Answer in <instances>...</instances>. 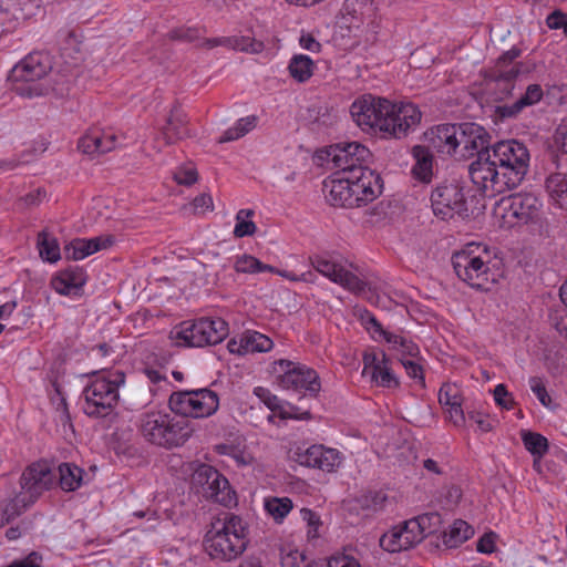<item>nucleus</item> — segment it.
Wrapping results in <instances>:
<instances>
[{"label":"nucleus","mask_w":567,"mask_h":567,"mask_svg":"<svg viewBox=\"0 0 567 567\" xmlns=\"http://www.w3.org/2000/svg\"><path fill=\"white\" fill-rule=\"evenodd\" d=\"M529 161V151L524 143L503 140L472 162L468 174L472 182L483 190L503 194L522 184L528 172Z\"/></svg>","instance_id":"f257e3e1"},{"label":"nucleus","mask_w":567,"mask_h":567,"mask_svg":"<svg viewBox=\"0 0 567 567\" xmlns=\"http://www.w3.org/2000/svg\"><path fill=\"white\" fill-rule=\"evenodd\" d=\"M350 113L362 131L380 132L384 137L394 138L405 137L422 118L421 111L413 103L394 104L370 94L355 100Z\"/></svg>","instance_id":"f03ea898"},{"label":"nucleus","mask_w":567,"mask_h":567,"mask_svg":"<svg viewBox=\"0 0 567 567\" xmlns=\"http://www.w3.org/2000/svg\"><path fill=\"white\" fill-rule=\"evenodd\" d=\"M248 525L240 516L225 514L212 524L204 537L205 551L213 559L230 561L239 557L248 544Z\"/></svg>","instance_id":"7ed1b4c3"},{"label":"nucleus","mask_w":567,"mask_h":567,"mask_svg":"<svg viewBox=\"0 0 567 567\" xmlns=\"http://www.w3.org/2000/svg\"><path fill=\"white\" fill-rule=\"evenodd\" d=\"M140 430L148 443L167 450L184 445L193 433V427L187 419L173 416L162 411L142 414Z\"/></svg>","instance_id":"20e7f679"},{"label":"nucleus","mask_w":567,"mask_h":567,"mask_svg":"<svg viewBox=\"0 0 567 567\" xmlns=\"http://www.w3.org/2000/svg\"><path fill=\"white\" fill-rule=\"evenodd\" d=\"M52 69L49 54L32 52L13 66L9 79L13 91L22 97H38L49 94L54 89L47 76Z\"/></svg>","instance_id":"39448f33"},{"label":"nucleus","mask_w":567,"mask_h":567,"mask_svg":"<svg viewBox=\"0 0 567 567\" xmlns=\"http://www.w3.org/2000/svg\"><path fill=\"white\" fill-rule=\"evenodd\" d=\"M489 254L486 246L470 244L466 249L454 254L453 268L460 279L480 290H489L496 282L489 269Z\"/></svg>","instance_id":"423d86ee"},{"label":"nucleus","mask_w":567,"mask_h":567,"mask_svg":"<svg viewBox=\"0 0 567 567\" xmlns=\"http://www.w3.org/2000/svg\"><path fill=\"white\" fill-rule=\"evenodd\" d=\"M125 382L123 372H115L113 379L100 378L92 381L83 390L84 413L90 417H106L110 415L118 401V388Z\"/></svg>","instance_id":"0eeeda50"},{"label":"nucleus","mask_w":567,"mask_h":567,"mask_svg":"<svg viewBox=\"0 0 567 567\" xmlns=\"http://www.w3.org/2000/svg\"><path fill=\"white\" fill-rule=\"evenodd\" d=\"M228 332V323L224 319L204 317L193 322H183L171 334L179 346L205 347L220 343Z\"/></svg>","instance_id":"6e6552de"},{"label":"nucleus","mask_w":567,"mask_h":567,"mask_svg":"<svg viewBox=\"0 0 567 567\" xmlns=\"http://www.w3.org/2000/svg\"><path fill=\"white\" fill-rule=\"evenodd\" d=\"M219 406L216 392L203 388L197 390L175 391L169 395L168 408L178 417L200 419L213 415Z\"/></svg>","instance_id":"1a4fd4ad"},{"label":"nucleus","mask_w":567,"mask_h":567,"mask_svg":"<svg viewBox=\"0 0 567 567\" xmlns=\"http://www.w3.org/2000/svg\"><path fill=\"white\" fill-rule=\"evenodd\" d=\"M275 371L280 372L278 384L287 391L300 394V398H316L321 390L318 373L301 363L280 359L274 362Z\"/></svg>","instance_id":"9d476101"},{"label":"nucleus","mask_w":567,"mask_h":567,"mask_svg":"<svg viewBox=\"0 0 567 567\" xmlns=\"http://www.w3.org/2000/svg\"><path fill=\"white\" fill-rule=\"evenodd\" d=\"M192 484L200 488L204 497L224 506L228 507L236 503V493L231 489L228 480L209 464L193 465Z\"/></svg>","instance_id":"9b49d317"},{"label":"nucleus","mask_w":567,"mask_h":567,"mask_svg":"<svg viewBox=\"0 0 567 567\" xmlns=\"http://www.w3.org/2000/svg\"><path fill=\"white\" fill-rule=\"evenodd\" d=\"M327 155L337 172L332 177H344L365 168L372 154L359 142H342L329 146Z\"/></svg>","instance_id":"f8f14e48"},{"label":"nucleus","mask_w":567,"mask_h":567,"mask_svg":"<svg viewBox=\"0 0 567 567\" xmlns=\"http://www.w3.org/2000/svg\"><path fill=\"white\" fill-rule=\"evenodd\" d=\"M56 474L45 461L33 462L21 474L20 493L32 505L56 485Z\"/></svg>","instance_id":"ddd939ff"},{"label":"nucleus","mask_w":567,"mask_h":567,"mask_svg":"<svg viewBox=\"0 0 567 567\" xmlns=\"http://www.w3.org/2000/svg\"><path fill=\"white\" fill-rule=\"evenodd\" d=\"M357 177V173L344 177H331L323 183L327 198L333 206L353 208L368 205L363 202V190Z\"/></svg>","instance_id":"4468645a"},{"label":"nucleus","mask_w":567,"mask_h":567,"mask_svg":"<svg viewBox=\"0 0 567 567\" xmlns=\"http://www.w3.org/2000/svg\"><path fill=\"white\" fill-rule=\"evenodd\" d=\"M432 209L435 216L442 219L468 216V208L463 188L457 184L437 186L431 195Z\"/></svg>","instance_id":"2eb2a0df"},{"label":"nucleus","mask_w":567,"mask_h":567,"mask_svg":"<svg viewBox=\"0 0 567 567\" xmlns=\"http://www.w3.org/2000/svg\"><path fill=\"white\" fill-rule=\"evenodd\" d=\"M458 128L456 159H467L474 155L478 158L482 153L491 150V136L481 125L466 122L458 124Z\"/></svg>","instance_id":"dca6fc26"},{"label":"nucleus","mask_w":567,"mask_h":567,"mask_svg":"<svg viewBox=\"0 0 567 567\" xmlns=\"http://www.w3.org/2000/svg\"><path fill=\"white\" fill-rule=\"evenodd\" d=\"M311 266L332 282L342 286L352 292H362L365 284L357 275L344 269L340 264L327 256L315 255L309 258Z\"/></svg>","instance_id":"f3484780"},{"label":"nucleus","mask_w":567,"mask_h":567,"mask_svg":"<svg viewBox=\"0 0 567 567\" xmlns=\"http://www.w3.org/2000/svg\"><path fill=\"white\" fill-rule=\"evenodd\" d=\"M297 456L299 464L328 473L336 471L342 462V457L337 450L323 445H312L305 452L298 453Z\"/></svg>","instance_id":"a211bd4d"},{"label":"nucleus","mask_w":567,"mask_h":567,"mask_svg":"<svg viewBox=\"0 0 567 567\" xmlns=\"http://www.w3.org/2000/svg\"><path fill=\"white\" fill-rule=\"evenodd\" d=\"M458 124H441L427 130L424 137L432 147L440 154L454 156L457 148Z\"/></svg>","instance_id":"6ab92c4d"},{"label":"nucleus","mask_w":567,"mask_h":567,"mask_svg":"<svg viewBox=\"0 0 567 567\" xmlns=\"http://www.w3.org/2000/svg\"><path fill=\"white\" fill-rule=\"evenodd\" d=\"M187 125V114L178 103H175L169 111L165 125L159 131L158 140H163L166 146L174 145L178 141L190 136Z\"/></svg>","instance_id":"aec40b11"},{"label":"nucleus","mask_w":567,"mask_h":567,"mask_svg":"<svg viewBox=\"0 0 567 567\" xmlns=\"http://www.w3.org/2000/svg\"><path fill=\"white\" fill-rule=\"evenodd\" d=\"M543 89L539 84H529L526 87L524 94H522L512 104L497 105L494 110L495 122H504L506 120L516 118L522 111L527 107L535 105L543 99Z\"/></svg>","instance_id":"412c9836"},{"label":"nucleus","mask_w":567,"mask_h":567,"mask_svg":"<svg viewBox=\"0 0 567 567\" xmlns=\"http://www.w3.org/2000/svg\"><path fill=\"white\" fill-rule=\"evenodd\" d=\"M85 282L84 269L79 266H69L52 278L51 286L60 295L81 296Z\"/></svg>","instance_id":"4be33fe9"},{"label":"nucleus","mask_w":567,"mask_h":567,"mask_svg":"<svg viewBox=\"0 0 567 567\" xmlns=\"http://www.w3.org/2000/svg\"><path fill=\"white\" fill-rule=\"evenodd\" d=\"M507 202V214L524 224L534 220L542 207L539 199L532 193L511 195Z\"/></svg>","instance_id":"5701e85b"},{"label":"nucleus","mask_w":567,"mask_h":567,"mask_svg":"<svg viewBox=\"0 0 567 567\" xmlns=\"http://www.w3.org/2000/svg\"><path fill=\"white\" fill-rule=\"evenodd\" d=\"M439 402L454 425L462 426L465 424V414L462 408L463 398L456 384L444 383L439 391Z\"/></svg>","instance_id":"b1692460"},{"label":"nucleus","mask_w":567,"mask_h":567,"mask_svg":"<svg viewBox=\"0 0 567 567\" xmlns=\"http://www.w3.org/2000/svg\"><path fill=\"white\" fill-rule=\"evenodd\" d=\"M117 146V136L112 132L99 128L90 130L79 141V150L87 155H101L113 151Z\"/></svg>","instance_id":"393cba45"},{"label":"nucleus","mask_w":567,"mask_h":567,"mask_svg":"<svg viewBox=\"0 0 567 567\" xmlns=\"http://www.w3.org/2000/svg\"><path fill=\"white\" fill-rule=\"evenodd\" d=\"M113 243L114 237L111 235L90 239L76 238L64 247V255L66 259L81 260L101 249L111 247Z\"/></svg>","instance_id":"a878e982"},{"label":"nucleus","mask_w":567,"mask_h":567,"mask_svg":"<svg viewBox=\"0 0 567 567\" xmlns=\"http://www.w3.org/2000/svg\"><path fill=\"white\" fill-rule=\"evenodd\" d=\"M254 394L265 403L274 412H278L281 419H296V420H309L311 413L309 410L300 412V409L289 404V410H285L277 395L272 394L270 390L264 386H256Z\"/></svg>","instance_id":"bb28decb"},{"label":"nucleus","mask_w":567,"mask_h":567,"mask_svg":"<svg viewBox=\"0 0 567 567\" xmlns=\"http://www.w3.org/2000/svg\"><path fill=\"white\" fill-rule=\"evenodd\" d=\"M520 73L517 64L509 66V69H495L491 73L494 83L496 100L503 101L513 94L515 89V80Z\"/></svg>","instance_id":"cd10ccee"},{"label":"nucleus","mask_w":567,"mask_h":567,"mask_svg":"<svg viewBox=\"0 0 567 567\" xmlns=\"http://www.w3.org/2000/svg\"><path fill=\"white\" fill-rule=\"evenodd\" d=\"M415 164L412 167V175L422 183H430L433 177V154L429 147L415 145L412 148Z\"/></svg>","instance_id":"c85d7f7f"},{"label":"nucleus","mask_w":567,"mask_h":567,"mask_svg":"<svg viewBox=\"0 0 567 567\" xmlns=\"http://www.w3.org/2000/svg\"><path fill=\"white\" fill-rule=\"evenodd\" d=\"M371 10L372 2L370 0H346L341 10L342 20L349 28L359 29Z\"/></svg>","instance_id":"c756f323"},{"label":"nucleus","mask_w":567,"mask_h":567,"mask_svg":"<svg viewBox=\"0 0 567 567\" xmlns=\"http://www.w3.org/2000/svg\"><path fill=\"white\" fill-rule=\"evenodd\" d=\"M31 506L32 504L20 492L13 497L0 501V528L10 524Z\"/></svg>","instance_id":"7c9ffc66"},{"label":"nucleus","mask_w":567,"mask_h":567,"mask_svg":"<svg viewBox=\"0 0 567 567\" xmlns=\"http://www.w3.org/2000/svg\"><path fill=\"white\" fill-rule=\"evenodd\" d=\"M357 177L363 190V202L371 203L382 194L383 179L378 172L365 167L357 173Z\"/></svg>","instance_id":"2f4dec72"},{"label":"nucleus","mask_w":567,"mask_h":567,"mask_svg":"<svg viewBox=\"0 0 567 567\" xmlns=\"http://www.w3.org/2000/svg\"><path fill=\"white\" fill-rule=\"evenodd\" d=\"M58 472V483L64 492H74L84 484V470L74 463H61Z\"/></svg>","instance_id":"473e14b6"},{"label":"nucleus","mask_w":567,"mask_h":567,"mask_svg":"<svg viewBox=\"0 0 567 567\" xmlns=\"http://www.w3.org/2000/svg\"><path fill=\"white\" fill-rule=\"evenodd\" d=\"M545 186L549 197L555 202V204L567 210V174H550L546 178Z\"/></svg>","instance_id":"72a5a7b5"},{"label":"nucleus","mask_w":567,"mask_h":567,"mask_svg":"<svg viewBox=\"0 0 567 567\" xmlns=\"http://www.w3.org/2000/svg\"><path fill=\"white\" fill-rule=\"evenodd\" d=\"M473 533V528L465 520L457 519L443 533V544L447 548H455L466 542Z\"/></svg>","instance_id":"f704fd0d"},{"label":"nucleus","mask_w":567,"mask_h":567,"mask_svg":"<svg viewBox=\"0 0 567 567\" xmlns=\"http://www.w3.org/2000/svg\"><path fill=\"white\" fill-rule=\"evenodd\" d=\"M38 249L40 257L49 262H56L61 258L60 247L56 238L48 234L47 231H41L38 235Z\"/></svg>","instance_id":"c9c22d12"},{"label":"nucleus","mask_w":567,"mask_h":567,"mask_svg":"<svg viewBox=\"0 0 567 567\" xmlns=\"http://www.w3.org/2000/svg\"><path fill=\"white\" fill-rule=\"evenodd\" d=\"M225 43L234 50L249 54H258L265 50V43L262 41L256 40L255 38L248 35H234L225 38Z\"/></svg>","instance_id":"e433bc0d"},{"label":"nucleus","mask_w":567,"mask_h":567,"mask_svg":"<svg viewBox=\"0 0 567 567\" xmlns=\"http://www.w3.org/2000/svg\"><path fill=\"white\" fill-rule=\"evenodd\" d=\"M290 75L302 83L310 79L313 72V61L303 54L295 55L288 66Z\"/></svg>","instance_id":"4c0bfd02"},{"label":"nucleus","mask_w":567,"mask_h":567,"mask_svg":"<svg viewBox=\"0 0 567 567\" xmlns=\"http://www.w3.org/2000/svg\"><path fill=\"white\" fill-rule=\"evenodd\" d=\"M386 501V495L382 492H368L354 499V509H362L369 513H374L383 508Z\"/></svg>","instance_id":"58836bf2"},{"label":"nucleus","mask_w":567,"mask_h":567,"mask_svg":"<svg viewBox=\"0 0 567 567\" xmlns=\"http://www.w3.org/2000/svg\"><path fill=\"white\" fill-rule=\"evenodd\" d=\"M256 123L257 117L255 115L239 118L235 126L224 132V134L219 137L218 143H226L243 137L252 128H255Z\"/></svg>","instance_id":"ea45409f"},{"label":"nucleus","mask_w":567,"mask_h":567,"mask_svg":"<svg viewBox=\"0 0 567 567\" xmlns=\"http://www.w3.org/2000/svg\"><path fill=\"white\" fill-rule=\"evenodd\" d=\"M520 436L525 449L534 456L542 457L547 453L548 441L544 435L535 432L522 431Z\"/></svg>","instance_id":"a19ab883"},{"label":"nucleus","mask_w":567,"mask_h":567,"mask_svg":"<svg viewBox=\"0 0 567 567\" xmlns=\"http://www.w3.org/2000/svg\"><path fill=\"white\" fill-rule=\"evenodd\" d=\"M244 344L246 346V354L255 352H267L271 350L274 342L267 336L257 331L244 332Z\"/></svg>","instance_id":"79ce46f5"},{"label":"nucleus","mask_w":567,"mask_h":567,"mask_svg":"<svg viewBox=\"0 0 567 567\" xmlns=\"http://www.w3.org/2000/svg\"><path fill=\"white\" fill-rule=\"evenodd\" d=\"M254 215L255 212L252 209H240L237 212L236 225L234 228V236L236 238L252 236L256 233L257 226L251 220Z\"/></svg>","instance_id":"37998d69"},{"label":"nucleus","mask_w":567,"mask_h":567,"mask_svg":"<svg viewBox=\"0 0 567 567\" xmlns=\"http://www.w3.org/2000/svg\"><path fill=\"white\" fill-rule=\"evenodd\" d=\"M380 546L389 553H399L410 549L408 542L404 540L402 532L398 526L381 536Z\"/></svg>","instance_id":"c03bdc74"},{"label":"nucleus","mask_w":567,"mask_h":567,"mask_svg":"<svg viewBox=\"0 0 567 567\" xmlns=\"http://www.w3.org/2000/svg\"><path fill=\"white\" fill-rule=\"evenodd\" d=\"M388 358L383 354V363L381 365L374 367V371H371V380L375 382L377 385L383 388H396L399 386V380L393 374L392 370L388 367Z\"/></svg>","instance_id":"a18cd8bd"},{"label":"nucleus","mask_w":567,"mask_h":567,"mask_svg":"<svg viewBox=\"0 0 567 567\" xmlns=\"http://www.w3.org/2000/svg\"><path fill=\"white\" fill-rule=\"evenodd\" d=\"M265 509L276 522H281L292 509V501L288 497L267 498Z\"/></svg>","instance_id":"49530a36"},{"label":"nucleus","mask_w":567,"mask_h":567,"mask_svg":"<svg viewBox=\"0 0 567 567\" xmlns=\"http://www.w3.org/2000/svg\"><path fill=\"white\" fill-rule=\"evenodd\" d=\"M385 341L393 344V348L399 349L403 355L416 357L420 352L417 344L412 340L392 332L385 334Z\"/></svg>","instance_id":"de8ad7c7"},{"label":"nucleus","mask_w":567,"mask_h":567,"mask_svg":"<svg viewBox=\"0 0 567 567\" xmlns=\"http://www.w3.org/2000/svg\"><path fill=\"white\" fill-rule=\"evenodd\" d=\"M402 532L403 538L408 542L410 548L421 543L424 537L420 529V523H416L414 518L405 520L402 525L398 526Z\"/></svg>","instance_id":"09e8293b"},{"label":"nucleus","mask_w":567,"mask_h":567,"mask_svg":"<svg viewBox=\"0 0 567 567\" xmlns=\"http://www.w3.org/2000/svg\"><path fill=\"white\" fill-rule=\"evenodd\" d=\"M414 520L420 523V529L424 538L436 533L442 523L441 515L436 512L420 515Z\"/></svg>","instance_id":"8fccbe9b"},{"label":"nucleus","mask_w":567,"mask_h":567,"mask_svg":"<svg viewBox=\"0 0 567 567\" xmlns=\"http://www.w3.org/2000/svg\"><path fill=\"white\" fill-rule=\"evenodd\" d=\"M282 567H317L313 560L307 559L303 553L299 550H290L281 556Z\"/></svg>","instance_id":"3c124183"},{"label":"nucleus","mask_w":567,"mask_h":567,"mask_svg":"<svg viewBox=\"0 0 567 567\" xmlns=\"http://www.w3.org/2000/svg\"><path fill=\"white\" fill-rule=\"evenodd\" d=\"M234 268L241 274H258L260 260L251 255H243L235 261Z\"/></svg>","instance_id":"603ef678"},{"label":"nucleus","mask_w":567,"mask_h":567,"mask_svg":"<svg viewBox=\"0 0 567 567\" xmlns=\"http://www.w3.org/2000/svg\"><path fill=\"white\" fill-rule=\"evenodd\" d=\"M529 385L533 393L537 396L542 405L550 408L551 398L549 396L546 386L539 377H532L529 379Z\"/></svg>","instance_id":"864d4df0"},{"label":"nucleus","mask_w":567,"mask_h":567,"mask_svg":"<svg viewBox=\"0 0 567 567\" xmlns=\"http://www.w3.org/2000/svg\"><path fill=\"white\" fill-rule=\"evenodd\" d=\"M300 517L309 527L308 537H317L318 528L321 525L319 515L312 509L303 507L300 509Z\"/></svg>","instance_id":"5fc2aeb1"},{"label":"nucleus","mask_w":567,"mask_h":567,"mask_svg":"<svg viewBox=\"0 0 567 567\" xmlns=\"http://www.w3.org/2000/svg\"><path fill=\"white\" fill-rule=\"evenodd\" d=\"M493 393L497 405L506 410H512L514 408L515 401L504 384H497Z\"/></svg>","instance_id":"6e6d98bb"},{"label":"nucleus","mask_w":567,"mask_h":567,"mask_svg":"<svg viewBox=\"0 0 567 567\" xmlns=\"http://www.w3.org/2000/svg\"><path fill=\"white\" fill-rule=\"evenodd\" d=\"M547 27L551 30L561 29L567 37V13L560 10L553 11L546 19Z\"/></svg>","instance_id":"4d7b16f0"},{"label":"nucleus","mask_w":567,"mask_h":567,"mask_svg":"<svg viewBox=\"0 0 567 567\" xmlns=\"http://www.w3.org/2000/svg\"><path fill=\"white\" fill-rule=\"evenodd\" d=\"M197 171L193 167L178 168L174 173V179L176 183L185 186H190L197 182Z\"/></svg>","instance_id":"13d9d810"},{"label":"nucleus","mask_w":567,"mask_h":567,"mask_svg":"<svg viewBox=\"0 0 567 567\" xmlns=\"http://www.w3.org/2000/svg\"><path fill=\"white\" fill-rule=\"evenodd\" d=\"M401 362H402V365L404 367L408 375L410 378L416 379L419 381V383L424 388L425 380H424L422 367L413 360L402 359Z\"/></svg>","instance_id":"bf43d9fd"},{"label":"nucleus","mask_w":567,"mask_h":567,"mask_svg":"<svg viewBox=\"0 0 567 567\" xmlns=\"http://www.w3.org/2000/svg\"><path fill=\"white\" fill-rule=\"evenodd\" d=\"M192 206L195 214H204L214 209L213 198L209 194L203 193L194 198Z\"/></svg>","instance_id":"052dcab7"},{"label":"nucleus","mask_w":567,"mask_h":567,"mask_svg":"<svg viewBox=\"0 0 567 567\" xmlns=\"http://www.w3.org/2000/svg\"><path fill=\"white\" fill-rule=\"evenodd\" d=\"M200 35L199 29L196 28H178L171 32L172 39L192 42Z\"/></svg>","instance_id":"680f3d73"},{"label":"nucleus","mask_w":567,"mask_h":567,"mask_svg":"<svg viewBox=\"0 0 567 567\" xmlns=\"http://www.w3.org/2000/svg\"><path fill=\"white\" fill-rule=\"evenodd\" d=\"M495 539L496 534L493 532L484 534L478 540L476 545V549L483 554H491L495 549Z\"/></svg>","instance_id":"e2e57ef3"},{"label":"nucleus","mask_w":567,"mask_h":567,"mask_svg":"<svg viewBox=\"0 0 567 567\" xmlns=\"http://www.w3.org/2000/svg\"><path fill=\"white\" fill-rule=\"evenodd\" d=\"M41 561V555L32 551L27 557L12 561L8 567H42Z\"/></svg>","instance_id":"0e129e2a"},{"label":"nucleus","mask_w":567,"mask_h":567,"mask_svg":"<svg viewBox=\"0 0 567 567\" xmlns=\"http://www.w3.org/2000/svg\"><path fill=\"white\" fill-rule=\"evenodd\" d=\"M520 49L513 47L511 50L504 52L497 60L495 69H509V64L520 55Z\"/></svg>","instance_id":"69168bd1"},{"label":"nucleus","mask_w":567,"mask_h":567,"mask_svg":"<svg viewBox=\"0 0 567 567\" xmlns=\"http://www.w3.org/2000/svg\"><path fill=\"white\" fill-rule=\"evenodd\" d=\"M384 353L382 352V355ZM364 368L362 374H371V371H374V367L381 365L383 363V358L379 359L377 353H364L363 355Z\"/></svg>","instance_id":"338daca9"},{"label":"nucleus","mask_w":567,"mask_h":567,"mask_svg":"<svg viewBox=\"0 0 567 567\" xmlns=\"http://www.w3.org/2000/svg\"><path fill=\"white\" fill-rule=\"evenodd\" d=\"M467 415H468L470 420H472L473 422H475L477 424V426L480 427V430L482 432H489L492 430L491 422L487 420V417L482 412L471 411L467 413Z\"/></svg>","instance_id":"774afa93"}]
</instances>
